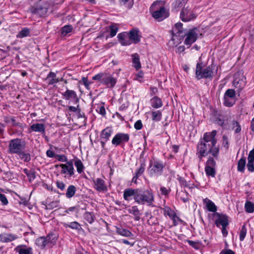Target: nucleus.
Returning <instances> with one entry per match:
<instances>
[{
	"instance_id": "nucleus-30",
	"label": "nucleus",
	"mask_w": 254,
	"mask_h": 254,
	"mask_svg": "<svg viewBox=\"0 0 254 254\" xmlns=\"http://www.w3.org/2000/svg\"><path fill=\"white\" fill-rule=\"evenodd\" d=\"M63 224L64 227L65 228L69 227L71 229L77 230H79L81 229L80 225L76 221H73L69 223V224L64 223Z\"/></svg>"
},
{
	"instance_id": "nucleus-55",
	"label": "nucleus",
	"mask_w": 254,
	"mask_h": 254,
	"mask_svg": "<svg viewBox=\"0 0 254 254\" xmlns=\"http://www.w3.org/2000/svg\"><path fill=\"white\" fill-rule=\"evenodd\" d=\"M56 158L60 161L66 162L67 161V158L64 155H56Z\"/></svg>"
},
{
	"instance_id": "nucleus-32",
	"label": "nucleus",
	"mask_w": 254,
	"mask_h": 254,
	"mask_svg": "<svg viewBox=\"0 0 254 254\" xmlns=\"http://www.w3.org/2000/svg\"><path fill=\"white\" fill-rule=\"evenodd\" d=\"M132 61L133 66L138 70L141 67V64L139 61V57L137 54H134L132 55Z\"/></svg>"
},
{
	"instance_id": "nucleus-31",
	"label": "nucleus",
	"mask_w": 254,
	"mask_h": 254,
	"mask_svg": "<svg viewBox=\"0 0 254 254\" xmlns=\"http://www.w3.org/2000/svg\"><path fill=\"white\" fill-rule=\"evenodd\" d=\"M57 75L56 73L53 72H50L47 77V79L51 78L49 82V84H54L55 83H58L60 80L58 78H56Z\"/></svg>"
},
{
	"instance_id": "nucleus-60",
	"label": "nucleus",
	"mask_w": 254,
	"mask_h": 254,
	"mask_svg": "<svg viewBox=\"0 0 254 254\" xmlns=\"http://www.w3.org/2000/svg\"><path fill=\"white\" fill-rule=\"evenodd\" d=\"M215 122L217 124L224 127L225 126V121L220 118H217L215 120Z\"/></svg>"
},
{
	"instance_id": "nucleus-8",
	"label": "nucleus",
	"mask_w": 254,
	"mask_h": 254,
	"mask_svg": "<svg viewBox=\"0 0 254 254\" xmlns=\"http://www.w3.org/2000/svg\"><path fill=\"white\" fill-rule=\"evenodd\" d=\"M233 84L240 91L246 85V78L243 74L237 73L235 75Z\"/></svg>"
},
{
	"instance_id": "nucleus-63",
	"label": "nucleus",
	"mask_w": 254,
	"mask_h": 254,
	"mask_svg": "<svg viewBox=\"0 0 254 254\" xmlns=\"http://www.w3.org/2000/svg\"><path fill=\"white\" fill-rule=\"evenodd\" d=\"M220 254H235V253L231 250H223Z\"/></svg>"
},
{
	"instance_id": "nucleus-17",
	"label": "nucleus",
	"mask_w": 254,
	"mask_h": 254,
	"mask_svg": "<svg viewBox=\"0 0 254 254\" xmlns=\"http://www.w3.org/2000/svg\"><path fill=\"white\" fill-rule=\"evenodd\" d=\"M18 238L16 235L8 233H3L0 235V241L3 243H9Z\"/></svg>"
},
{
	"instance_id": "nucleus-14",
	"label": "nucleus",
	"mask_w": 254,
	"mask_h": 254,
	"mask_svg": "<svg viewBox=\"0 0 254 254\" xmlns=\"http://www.w3.org/2000/svg\"><path fill=\"white\" fill-rule=\"evenodd\" d=\"M164 168L163 164L158 161H155L152 165H150L149 172L151 175L153 174H160Z\"/></svg>"
},
{
	"instance_id": "nucleus-53",
	"label": "nucleus",
	"mask_w": 254,
	"mask_h": 254,
	"mask_svg": "<svg viewBox=\"0 0 254 254\" xmlns=\"http://www.w3.org/2000/svg\"><path fill=\"white\" fill-rule=\"evenodd\" d=\"M60 167L62 168V170L61 171L62 174H66L67 173L68 174H69V168L67 167V165L63 164H60Z\"/></svg>"
},
{
	"instance_id": "nucleus-38",
	"label": "nucleus",
	"mask_w": 254,
	"mask_h": 254,
	"mask_svg": "<svg viewBox=\"0 0 254 254\" xmlns=\"http://www.w3.org/2000/svg\"><path fill=\"white\" fill-rule=\"evenodd\" d=\"M130 213L132 214L135 217V220H138L139 219V211L136 206H132L128 210Z\"/></svg>"
},
{
	"instance_id": "nucleus-61",
	"label": "nucleus",
	"mask_w": 254,
	"mask_h": 254,
	"mask_svg": "<svg viewBox=\"0 0 254 254\" xmlns=\"http://www.w3.org/2000/svg\"><path fill=\"white\" fill-rule=\"evenodd\" d=\"M57 187L61 190H64L65 188V185L62 182L57 181L56 183Z\"/></svg>"
},
{
	"instance_id": "nucleus-15",
	"label": "nucleus",
	"mask_w": 254,
	"mask_h": 254,
	"mask_svg": "<svg viewBox=\"0 0 254 254\" xmlns=\"http://www.w3.org/2000/svg\"><path fill=\"white\" fill-rule=\"evenodd\" d=\"M142 204L145 202L150 205L154 201V196L151 190H146L143 191Z\"/></svg>"
},
{
	"instance_id": "nucleus-58",
	"label": "nucleus",
	"mask_w": 254,
	"mask_h": 254,
	"mask_svg": "<svg viewBox=\"0 0 254 254\" xmlns=\"http://www.w3.org/2000/svg\"><path fill=\"white\" fill-rule=\"evenodd\" d=\"M27 177L30 181H32L35 178V172L33 170H31V171L27 175Z\"/></svg>"
},
{
	"instance_id": "nucleus-5",
	"label": "nucleus",
	"mask_w": 254,
	"mask_h": 254,
	"mask_svg": "<svg viewBox=\"0 0 254 254\" xmlns=\"http://www.w3.org/2000/svg\"><path fill=\"white\" fill-rule=\"evenodd\" d=\"M25 148V142L19 138L11 139L9 142L8 152L10 154H16L20 152Z\"/></svg>"
},
{
	"instance_id": "nucleus-62",
	"label": "nucleus",
	"mask_w": 254,
	"mask_h": 254,
	"mask_svg": "<svg viewBox=\"0 0 254 254\" xmlns=\"http://www.w3.org/2000/svg\"><path fill=\"white\" fill-rule=\"evenodd\" d=\"M46 154L49 157H56V155H55V154L54 153V152L53 151H52L50 150H48L47 151Z\"/></svg>"
},
{
	"instance_id": "nucleus-64",
	"label": "nucleus",
	"mask_w": 254,
	"mask_h": 254,
	"mask_svg": "<svg viewBox=\"0 0 254 254\" xmlns=\"http://www.w3.org/2000/svg\"><path fill=\"white\" fill-rule=\"evenodd\" d=\"M160 190L162 194L167 195L169 193L168 190L165 187H162Z\"/></svg>"
},
{
	"instance_id": "nucleus-19",
	"label": "nucleus",
	"mask_w": 254,
	"mask_h": 254,
	"mask_svg": "<svg viewBox=\"0 0 254 254\" xmlns=\"http://www.w3.org/2000/svg\"><path fill=\"white\" fill-rule=\"evenodd\" d=\"M248 163L247 168L249 171L251 172L254 171V148L250 151L248 157Z\"/></svg>"
},
{
	"instance_id": "nucleus-49",
	"label": "nucleus",
	"mask_w": 254,
	"mask_h": 254,
	"mask_svg": "<svg viewBox=\"0 0 254 254\" xmlns=\"http://www.w3.org/2000/svg\"><path fill=\"white\" fill-rule=\"evenodd\" d=\"M66 165H67V167L69 168V175L72 176L74 175V168L72 161L70 160L67 162Z\"/></svg>"
},
{
	"instance_id": "nucleus-13",
	"label": "nucleus",
	"mask_w": 254,
	"mask_h": 254,
	"mask_svg": "<svg viewBox=\"0 0 254 254\" xmlns=\"http://www.w3.org/2000/svg\"><path fill=\"white\" fill-rule=\"evenodd\" d=\"M129 140L128 134L119 133H117L113 138L112 142L113 144L118 145L122 142H127Z\"/></svg>"
},
{
	"instance_id": "nucleus-54",
	"label": "nucleus",
	"mask_w": 254,
	"mask_h": 254,
	"mask_svg": "<svg viewBox=\"0 0 254 254\" xmlns=\"http://www.w3.org/2000/svg\"><path fill=\"white\" fill-rule=\"evenodd\" d=\"M143 125L141 120L137 121L134 124V128L137 130L141 129Z\"/></svg>"
},
{
	"instance_id": "nucleus-10",
	"label": "nucleus",
	"mask_w": 254,
	"mask_h": 254,
	"mask_svg": "<svg viewBox=\"0 0 254 254\" xmlns=\"http://www.w3.org/2000/svg\"><path fill=\"white\" fill-rule=\"evenodd\" d=\"M216 131L213 130L211 132H206L204 134L202 139H200L204 142L209 143L213 147H216L217 140L215 138Z\"/></svg>"
},
{
	"instance_id": "nucleus-42",
	"label": "nucleus",
	"mask_w": 254,
	"mask_h": 254,
	"mask_svg": "<svg viewBox=\"0 0 254 254\" xmlns=\"http://www.w3.org/2000/svg\"><path fill=\"white\" fill-rule=\"evenodd\" d=\"M72 27L71 25H65L64 26L61 30V34L63 36H65L66 34L71 32Z\"/></svg>"
},
{
	"instance_id": "nucleus-11",
	"label": "nucleus",
	"mask_w": 254,
	"mask_h": 254,
	"mask_svg": "<svg viewBox=\"0 0 254 254\" xmlns=\"http://www.w3.org/2000/svg\"><path fill=\"white\" fill-rule=\"evenodd\" d=\"M195 17L189 6L184 7L180 13V18L183 21H189Z\"/></svg>"
},
{
	"instance_id": "nucleus-43",
	"label": "nucleus",
	"mask_w": 254,
	"mask_h": 254,
	"mask_svg": "<svg viewBox=\"0 0 254 254\" xmlns=\"http://www.w3.org/2000/svg\"><path fill=\"white\" fill-rule=\"evenodd\" d=\"M117 233L125 237H130L131 236V233L129 231L125 229H118L117 230Z\"/></svg>"
},
{
	"instance_id": "nucleus-33",
	"label": "nucleus",
	"mask_w": 254,
	"mask_h": 254,
	"mask_svg": "<svg viewBox=\"0 0 254 254\" xmlns=\"http://www.w3.org/2000/svg\"><path fill=\"white\" fill-rule=\"evenodd\" d=\"M126 34L124 33H120L118 35L119 41L123 46H127L131 44V42L129 40L124 42L125 39L126 38Z\"/></svg>"
},
{
	"instance_id": "nucleus-48",
	"label": "nucleus",
	"mask_w": 254,
	"mask_h": 254,
	"mask_svg": "<svg viewBox=\"0 0 254 254\" xmlns=\"http://www.w3.org/2000/svg\"><path fill=\"white\" fill-rule=\"evenodd\" d=\"M246 233L247 229L246 228V226L245 225H243L242 227V229L240 233V240L241 241H243L244 240L246 235Z\"/></svg>"
},
{
	"instance_id": "nucleus-21",
	"label": "nucleus",
	"mask_w": 254,
	"mask_h": 254,
	"mask_svg": "<svg viewBox=\"0 0 254 254\" xmlns=\"http://www.w3.org/2000/svg\"><path fill=\"white\" fill-rule=\"evenodd\" d=\"M30 128L32 131L35 132L44 133L45 131V127L43 124H33Z\"/></svg>"
},
{
	"instance_id": "nucleus-59",
	"label": "nucleus",
	"mask_w": 254,
	"mask_h": 254,
	"mask_svg": "<svg viewBox=\"0 0 254 254\" xmlns=\"http://www.w3.org/2000/svg\"><path fill=\"white\" fill-rule=\"evenodd\" d=\"M144 171V165H141L140 168L138 169L137 172L136 173V175L137 177H138L140 175H141Z\"/></svg>"
},
{
	"instance_id": "nucleus-1",
	"label": "nucleus",
	"mask_w": 254,
	"mask_h": 254,
	"mask_svg": "<svg viewBox=\"0 0 254 254\" xmlns=\"http://www.w3.org/2000/svg\"><path fill=\"white\" fill-rule=\"evenodd\" d=\"M182 26L183 24L181 23H177L172 28V38L169 42L170 46L173 47L178 45L181 43L185 36H186V38L185 41V44L188 46V47H190L197 39L198 33L196 28L190 30L187 34L184 31Z\"/></svg>"
},
{
	"instance_id": "nucleus-29",
	"label": "nucleus",
	"mask_w": 254,
	"mask_h": 254,
	"mask_svg": "<svg viewBox=\"0 0 254 254\" xmlns=\"http://www.w3.org/2000/svg\"><path fill=\"white\" fill-rule=\"evenodd\" d=\"M15 250L19 254H32V249L31 248H25L19 246L15 248Z\"/></svg>"
},
{
	"instance_id": "nucleus-47",
	"label": "nucleus",
	"mask_w": 254,
	"mask_h": 254,
	"mask_svg": "<svg viewBox=\"0 0 254 254\" xmlns=\"http://www.w3.org/2000/svg\"><path fill=\"white\" fill-rule=\"evenodd\" d=\"M75 165L77 169V171L78 173H81L83 170V165L80 160L75 161Z\"/></svg>"
},
{
	"instance_id": "nucleus-24",
	"label": "nucleus",
	"mask_w": 254,
	"mask_h": 254,
	"mask_svg": "<svg viewBox=\"0 0 254 254\" xmlns=\"http://www.w3.org/2000/svg\"><path fill=\"white\" fill-rule=\"evenodd\" d=\"M151 103L152 107L156 109L161 107L163 105L161 99L157 96L151 99Z\"/></svg>"
},
{
	"instance_id": "nucleus-2",
	"label": "nucleus",
	"mask_w": 254,
	"mask_h": 254,
	"mask_svg": "<svg viewBox=\"0 0 254 254\" xmlns=\"http://www.w3.org/2000/svg\"><path fill=\"white\" fill-rule=\"evenodd\" d=\"M219 149L218 147H213L209 143L200 140L197 145L196 154L200 160L206 156L209 153L217 158L219 154Z\"/></svg>"
},
{
	"instance_id": "nucleus-9",
	"label": "nucleus",
	"mask_w": 254,
	"mask_h": 254,
	"mask_svg": "<svg viewBox=\"0 0 254 254\" xmlns=\"http://www.w3.org/2000/svg\"><path fill=\"white\" fill-rule=\"evenodd\" d=\"M214 216L215 217V224L217 227H219L220 225L227 227L228 225V219L226 215L215 212Z\"/></svg>"
},
{
	"instance_id": "nucleus-26",
	"label": "nucleus",
	"mask_w": 254,
	"mask_h": 254,
	"mask_svg": "<svg viewBox=\"0 0 254 254\" xmlns=\"http://www.w3.org/2000/svg\"><path fill=\"white\" fill-rule=\"evenodd\" d=\"M136 192H135V196H134V200L139 204H142V198L143 192L142 190L136 189Z\"/></svg>"
},
{
	"instance_id": "nucleus-7",
	"label": "nucleus",
	"mask_w": 254,
	"mask_h": 254,
	"mask_svg": "<svg viewBox=\"0 0 254 254\" xmlns=\"http://www.w3.org/2000/svg\"><path fill=\"white\" fill-rule=\"evenodd\" d=\"M235 91L232 89L227 90L224 96V104L227 107H231L235 104Z\"/></svg>"
},
{
	"instance_id": "nucleus-27",
	"label": "nucleus",
	"mask_w": 254,
	"mask_h": 254,
	"mask_svg": "<svg viewBox=\"0 0 254 254\" xmlns=\"http://www.w3.org/2000/svg\"><path fill=\"white\" fill-rule=\"evenodd\" d=\"M17 155H18L20 159L25 162H28L31 160V156L30 154L25 152L24 150H22V151L18 153Z\"/></svg>"
},
{
	"instance_id": "nucleus-39",
	"label": "nucleus",
	"mask_w": 254,
	"mask_h": 254,
	"mask_svg": "<svg viewBox=\"0 0 254 254\" xmlns=\"http://www.w3.org/2000/svg\"><path fill=\"white\" fill-rule=\"evenodd\" d=\"M246 166V159L242 158L238 163V170L240 172H243Z\"/></svg>"
},
{
	"instance_id": "nucleus-41",
	"label": "nucleus",
	"mask_w": 254,
	"mask_h": 254,
	"mask_svg": "<svg viewBox=\"0 0 254 254\" xmlns=\"http://www.w3.org/2000/svg\"><path fill=\"white\" fill-rule=\"evenodd\" d=\"M30 34V31L29 29L24 28L22 29L17 34V37L18 38H23L28 36Z\"/></svg>"
},
{
	"instance_id": "nucleus-44",
	"label": "nucleus",
	"mask_w": 254,
	"mask_h": 254,
	"mask_svg": "<svg viewBox=\"0 0 254 254\" xmlns=\"http://www.w3.org/2000/svg\"><path fill=\"white\" fill-rule=\"evenodd\" d=\"M109 28L110 30V36L111 37H113L116 35L118 28L116 25L112 24L109 26Z\"/></svg>"
},
{
	"instance_id": "nucleus-6",
	"label": "nucleus",
	"mask_w": 254,
	"mask_h": 254,
	"mask_svg": "<svg viewBox=\"0 0 254 254\" xmlns=\"http://www.w3.org/2000/svg\"><path fill=\"white\" fill-rule=\"evenodd\" d=\"M49 4L43 0H40L36 7L32 10L33 13L37 14L40 16H45L48 11Z\"/></svg>"
},
{
	"instance_id": "nucleus-34",
	"label": "nucleus",
	"mask_w": 254,
	"mask_h": 254,
	"mask_svg": "<svg viewBox=\"0 0 254 254\" xmlns=\"http://www.w3.org/2000/svg\"><path fill=\"white\" fill-rule=\"evenodd\" d=\"M189 0H175L172 4L173 8L177 9L185 5Z\"/></svg>"
},
{
	"instance_id": "nucleus-37",
	"label": "nucleus",
	"mask_w": 254,
	"mask_h": 254,
	"mask_svg": "<svg viewBox=\"0 0 254 254\" xmlns=\"http://www.w3.org/2000/svg\"><path fill=\"white\" fill-rule=\"evenodd\" d=\"M84 217L85 220L90 224H92L94 221V215L92 212H85L84 214Z\"/></svg>"
},
{
	"instance_id": "nucleus-25",
	"label": "nucleus",
	"mask_w": 254,
	"mask_h": 254,
	"mask_svg": "<svg viewBox=\"0 0 254 254\" xmlns=\"http://www.w3.org/2000/svg\"><path fill=\"white\" fill-rule=\"evenodd\" d=\"M112 132V129L109 127H107L103 129L102 131L101 136L102 139H104L106 141L109 139Z\"/></svg>"
},
{
	"instance_id": "nucleus-18",
	"label": "nucleus",
	"mask_w": 254,
	"mask_h": 254,
	"mask_svg": "<svg viewBox=\"0 0 254 254\" xmlns=\"http://www.w3.org/2000/svg\"><path fill=\"white\" fill-rule=\"evenodd\" d=\"M62 95L66 100L73 99L75 100L76 102L78 101V98L76 93L73 90L67 89Z\"/></svg>"
},
{
	"instance_id": "nucleus-50",
	"label": "nucleus",
	"mask_w": 254,
	"mask_h": 254,
	"mask_svg": "<svg viewBox=\"0 0 254 254\" xmlns=\"http://www.w3.org/2000/svg\"><path fill=\"white\" fill-rule=\"evenodd\" d=\"M232 125L233 126V129L236 128L235 131L236 133H238L241 131V126L238 122L233 121L232 122Z\"/></svg>"
},
{
	"instance_id": "nucleus-20",
	"label": "nucleus",
	"mask_w": 254,
	"mask_h": 254,
	"mask_svg": "<svg viewBox=\"0 0 254 254\" xmlns=\"http://www.w3.org/2000/svg\"><path fill=\"white\" fill-rule=\"evenodd\" d=\"M128 36L129 40H132L134 44L137 43L140 41L138 31L136 29L130 30L128 33Z\"/></svg>"
},
{
	"instance_id": "nucleus-40",
	"label": "nucleus",
	"mask_w": 254,
	"mask_h": 254,
	"mask_svg": "<svg viewBox=\"0 0 254 254\" xmlns=\"http://www.w3.org/2000/svg\"><path fill=\"white\" fill-rule=\"evenodd\" d=\"M162 113L159 111L152 112V119L154 121H159L161 119Z\"/></svg>"
},
{
	"instance_id": "nucleus-4",
	"label": "nucleus",
	"mask_w": 254,
	"mask_h": 254,
	"mask_svg": "<svg viewBox=\"0 0 254 254\" xmlns=\"http://www.w3.org/2000/svg\"><path fill=\"white\" fill-rule=\"evenodd\" d=\"M150 10L152 16L159 21H162L169 16V12L163 6L161 1H155L151 6Z\"/></svg>"
},
{
	"instance_id": "nucleus-23",
	"label": "nucleus",
	"mask_w": 254,
	"mask_h": 254,
	"mask_svg": "<svg viewBox=\"0 0 254 254\" xmlns=\"http://www.w3.org/2000/svg\"><path fill=\"white\" fill-rule=\"evenodd\" d=\"M203 202L206 204V207L208 211L215 212L217 210L216 206L210 200L206 198L203 199Z\"/></svg>"
},
{
	"instance_id": "nucleus-52",
	"label": "nucleus",
	"mask_w": 254,
	"mask_h": 254,
	"mask_svg": "<svg viewBox=\"0 0 254 254\" xmlns=\"http://www.w3.org/2000/svg\"><path fill=\"white\" fill-rule=\"evenodd\" d=\"M104 74H105V72L104 73H100L99 74H97L96 75H95V76H94L93 77H92V79L93 80H101V83H102V81H103V77L104 76Z\"/></svg>"
},
{
	"instance_id": "nucleus-36",
	"label": "nucleus",
	"mask_w": 254,
	"mask_h": 254,
	"mask_svg": "<svg viewBox=\"0 0 254 254\" xmlns=\"http://www.w3.org/2000/svg\"><path fill=\"white\" fill-rule=\"evenodd\" d=\"M76 190V189L74 186L70 185L67 189L66 196L67 198H70L72 197L74 195Z\"/></svg>"
},
{
	"instance_id": "nucleus-45",
	"label": "nucleus",
	"mask_w": 254,
	"mask_h": 254,
	"mask_svg": "<svg viewBox=\"0 0 254 254\" xmlns=\"http://www.w3.org/2000/svg\"><path fill=\"white\" fill-rule=\"evenodd\" d=\"M205 171L207 175L213 177L215 176V171L214 167L205 166Z\"/></svg>"
},
{
	"instance_id": "nucleus-57",
	"label": "nucleus",
	"mask_w": 254,
	"mask_h": 254,
	"mask_svg": "<svg viewBox=\"0 0 254 254\" xmlns=\"http://www.w3.org/2000/svg\"><path fill=\"white\" fill-rule=\"evenodd\" d=\"M121 2L127 5V7L130 8L132 5V0H121Z\"/></svg>"
},
{
	"instance_id": "nucleus-56",
	"label": "nucleus",
	"mask_w": 254,
	"mask_h": 254,
	"mask_svg": "<svg viewBox=\"0 0 254 254\" xmlns=\"http://www.w3.org/2000/svg\"><path fill=\"white\" fill-rule=\"evenodd\" d=\"M0 200L3 205H6L8 203V200L3 194L0 193Z\"/></svg>"
},
{
	"instance_id": "nucleus-16",
	"label": "nucleus",
	"mask_w": 254,
	"mask_h": 254,
	"mask_svg": "<svg viewBox=\"0 0 254 254\" xmlns=\"http://www.w3.org/2000/svg\"><path fill=\"white\" fill-rule=\"evenodd\" d=\"M94 184V188L99 191H105L107 190V187L105 184V182L103 180L97 178L93 180Z\"/></svg>"
},
{
	"instance_id": "nucleus-12",
	"label": "nucleus",
	"mask_w": 254,
	"mask_h": 254,
	"mask_svg": "<svg viewBox=\"0 0 254 254\" xmlns=\"http://www.w3.org/2000/svg\"><path fill=\"white\" fill-rule=\"evenodd\" d=\"M117 83V79L108 73H105L103 77L102 84L106 85L108 88L114 87Z\"/></svg>"
},
{
	"instance_id": "nucleus-3",
	"label": "nucleus",
	"mask_w": 254,
	"mask_h": 254,
	"mask_svg": "<svg viewBox=\"0 0 254 254\" xmlns=\"http://www.w3.org/2000/svg\"><path fill=\"white\" fill-rule=\"evenodd\" d=\"M218 67L212 64L206 68H202V64H196L195 74L198 79L201 78H212L217 73Z\"/></svg>"
},
{
	"instance_id": "nucleus-51",
	"label": "nucleus",
	"mask_w": 254,
	"mask_h": 254,
	"mask_svg": "<svg viewBox=\"0 0 254 254\" xmlns=\"http://www.w3.org/2000/svg\"><path fill=\"white\" fill-rule=\"evenodd\" d=\"M216 165V162L212 157H209L208 159L207 160L206 166H209L211 167H214Z\"/></svg>"
},
{
	"instance_id": "nucleus-28",
	"label": "nucleus",
	"mask_w": 254,
	"mask_h": 254,
	"mask_svg": "<svg viewBox=\"0 0 254 254\" xmlns=\"http://www.w3.org/2000/svg\"><path fill=\"white\" fill-rule=\"evenodd\" d=\"M47 245L52 246L57 241V237L54 234H51L45 237Z\"/></svg>"
},
{
	"instance_id": "nucleus-35",
	"label": "nucleus",
	"mask_w": 254,
	"mask_h": 254,
	"mask_svg": "<svg viewBox=\"0 0 254 254\" xmlns=\"http://www.w3.org/2000/svg\"><path fill=\"white\" fill-rule=\"evenodd\" d=\"M36 244L41 249H44L47 245L44 237H41L37 239Z\"/></svg>"
},
{
	"instance_id": "nucleus-22",
	"label": "nucleus",
	"mask_w": 254,
	"mask_h": 254,
	"mask_svg": "<svg viewBox=\"0 0 254 254\" xmlns=\"http://www.w3.org/2000/svg\"><path fill=\"white\" fill-rule=\"evenodd\" d=\"M135 192H136V189H128L125 190L124 192V199L127 201L130 200V197L133 196L134 197Z\"/></svg>"
},
{
	"instance_id": "nucleus-46",
	"label": "nucleus",
	"mask_w": 254,
	"mask_h": 254,
	"mask_svg": "<svg viewBox=\"0 0 254 254\" xmlns=\"http://www.w3.org/2000/svg\"><path fill=\"white\" fill-rule=\"evenodd\" d=\"M245 207L246 210L249 213H252L254 211V204L251 202L247 201Z\"/></svg>"
}]
</instances>
